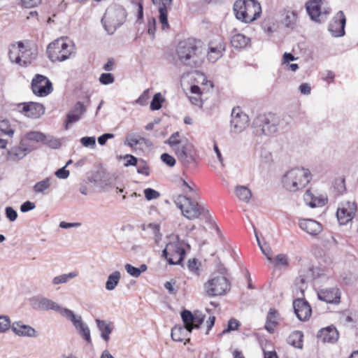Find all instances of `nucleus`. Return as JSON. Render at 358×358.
Returning <instances> with one entry per match:
<instances>
[{
  "label": "nucleus",
  "mask_w": 358,
  "mask_h": 358,
  "mask_svg": "<svg viewBox=\"0 0 358 358\" xmlns=\"http://www.w3.org/2000/svg\"><path fill=\"white\" fill-rule=\"evenodd\" d=\"M120 278L121 275L118 271H115L110 274L106 282V289L108 291L115 289L120 282Z\"/></svg>",
  "instance_id": "39"
},
{
  "label": "nucleus",
  "mask_w": 358,
  "mask_h": 358,
  "mask_svg": "<svg viewBox=\"0 0 358 358\" xmlns=\"http://www.w3.org/2000/svg\"><path fill=\"white\" fill-rule=\"evenodd\" d=\"M31 87L34 95L45 97L53 90L52 84L48 77L36 74L31 83Z\"/></svg>",
  "instance_id": "12"
},
{
  "label": "nucleus",
  "mask_w": 358,
  "mask_h": 358,
  "mask_svg": "<svg viewBox=\"0 0 358 358\" xmlns=\"http://www.w3.org/2000/svg\"><path fill=\"white\" fill-rule=\"evenodd\" d=\"M306 203L311 208L321 207L326 204L327 199L315 196L310 190H306L303 195Z\"/></svg>",
  "instance_id": "31"
},
{
  "label": "nucleus",
  "mask_w": 358,
  "mask_h": 358,
  "mask_svg": "<svg viewBox=\"0 0 358 358\" xmlns=\"http://www.w3.org/2000/svg\"><path fill=\"white\" fill-rule=\"evenodd\" d=\"M262 29L268 34H271L277 31L278 25L273 17L268 16L264 19L261 24Z\"/></svg>",
  "instance_id": "36"
},
{
  "label": "nucleus",
  "mask_w": 358,
  "mask_h": 358,
  "mask_svg": "<svg viewBox=\"0 0 358 358\" xmlns=\"http://www.w3.org/2000/svg\"><path fill=\"white\" fill-rule=\"evenodd\" d=\"M145 197L147 200L150 201L157 199L160 194L157 190L152 188H147L144 189Z\"/></svg>",
  "instance_id": "53"
},
{
  "label": "nucleus",
  "mask_w": 358,
  "mask_h": 358,
  "mask_svg": "<svg viewBox=\"0 0 358 358\" xmlns=\"http://www.w3.org/2000/svg\"><path fill=\"white\" fill-rule=\"evenodd\" d=\"M234 11L238 20L250 23L259 17L262 7L256 0H237L234 4Z\"/></svg>",
  "instance_id": "3"
},
{
  "label": "nucleus",
  "mask_w": 358,
  "mask_h": 358,
  "mask_svg": "<svg viewBox=\"0 0 358 358\" xmlns=\"http://www.w3.org/2000/svg\"><path fill=\"white\" fill-rule=\"evenodd\" d=\"M43 143L53 149H57L59 148L61 145L59 141L52 137L50 138H46V140L45 141V142H43Z\"/></svg>",
  "instance_id": "61"
},
{
  "label": "nucleus",
  "mask_w": 358,
  "mask_h": 358,
  "mask_svg": "<svg viewBox=\"0 0 358 358\" xmlns=\"http://www.w3.org/2000/svg\"><path fill=\"white\" fill-rule=\"evenodd\" d=\"M25 137L27 138V140H29L30 141H35V142H41L43 143L46 140V136L41 132L39 131H30L28 132Z\"/></svg>",
  "instance_id": "44"
},
{
  "label": "nucleus",
  "mask_w": 358,
  "mask_h": 358,
  "mask_svg": "<svg viewBox=\"0 0 358 358\" xmlns=\"http://www.w3.org/2000/svg\"><path fill=\"white\" fill-rule=\"evenodd\" d=\"M176 204L181 210L183 216L188 220H195L201 215L205 217L208 215V210L203 206L186 196H178L176 200Z\"/></svg>",
  "instance_id": "5"
},
{
  "label": "nucleus",
  "mask_w": 358,
  "mask_h": 358,
  "mask_svg": "<svg viewBox=\"0 0 358 358\" xmlns=\"http://www.w3.org/2000/svg\"><path fill=\"white\" fill-rule=\"evenodd\" d=\"M279 318L278 312L275 308H271L266 316L265 329L271 334L273 333L275 327L278 324Z\"/></svg>",
  "instance_id": "30"
},
{
  "label": "nucleus",
  "mask_w": 358,
  "mask_h": 358,
  "mask_svg": "<svg viewBox=\"0 0 358 358\" xmlns=\"http://www.w3.org/2000/svg\"><path fill=\"white\" fill-rule=\"evenodd\" d=\"M192 332L183 326H175L171 329V338L174 341L182 342Z\"/></svg>",
  "instance_id": "35"
},
{
  "label": "nucleus",
  "mask_w": 358,
  "mask_h": 358,
  "mask_svg": "<svg viewBox=\"0 0 358 358\" xmlns=\"http://www.w3.org/2000/svg\"><path fill=\"white\" fill-rule=\"evenodd\" d=\"M231 44L236 49H242L250 45V38L242 34H237L231 38Z\"/></svg>",
  "instance_id": "34"
},
{
  "label": "nucleus",
  "mask_w": 358,
  "mask_h": 358,
  "mask_svg": "<svg viewBox=\"0 0 358 358\" xmlns=\"http://www.w3.org/2000/svg\"><path fill=\"white\" fill-rule=\"evenodd\" d=\"M136 166L137 167V173L138 174H141L145 176H148L150 175L149 166L145 160L140 159L138 162V165Z\"/></svg>",
  "instance_id": "47"
},
{
  "label": "nucleus",
  "mask_w": 358,
  "mask_h": 358,
  "mask_svg": "<svg viewBox=\"0 0 358 358\" xmlns=\"http://www.w3.org/2000/svg\"><path fill=\"white\" fill-rule=\"evenodd\" d=\"M88 180L97 187H103L108 184L109 174L105 169H101L92 173L88 177Z\"/></svg>",
  "instance_id": "29"
},
{
  "label": "nucleus",
  "mask_w": 358,
  "mask_h": 358,
  "mask_svg": "<svg viewBox=\"0 0 358 358\" xmlns=\"http://www.w3.org/2000/svg\"><path fill=\"white\" fill-rule=\"evenodd\" d=\"M78 276V273L76 271L69 273L62 274L53 278L52 284L55 285L66 283L69 280Z\"/></svg>",
  "instance_id": "43"
},
{
  "label": "nucleus",
  "mask_w": 358,
  "mask_h": 358,
  "mask_svg": "<svg viewBox=\"0 0 358 358\" xmlns=\"http://www.w3.org/2000/svg\"><path fill=\"white\" fill-rule=\"evenodd\" d=\"M20 112L31 118H38L43 115L45 108L43 104L37 102H25L19 104Z\"/></svg>",
  "instance_id": "20"
},
{
  "label": "nucleus",
  "mask_w": 358,
  "mask_h": 358,
  "mask_svg": "<svg viewBox=\"0 0 358 358\" xmlns=\"http://www.w3.org/2000/svg\"><path fill=\"white\" fill-rule=\"evenodd\" d=\"M317 336L323 343H333L337 341L339 335L335 327L329 326L320 329L318 331Z\"/></svg>",
  "instance_id": "27"
},
{
  "label": "nucleus",
  "mask_w": 358,
  "mask_h": 358,
  "mask_svg": "<svg viewBox=\"0 0 358 358\" xmlns=\"http://www.w3.org/2000/svg\"><path fill=\"white\" fill-rule=\"evenodd\" d=\"M298 225L301 230L313 237L318 236L323 230L322 224L313 219L301 218Z\"/></svg>",
  "instance_id": "22"
},
{
  "label": "nucleus",
  "mask_w": 358,
  "mask_h": 358,
  "mask_svg": "<svg viewBox=\"0 0 358 358\" xmlns=\"http://www.w3.org/2000/svg\"><path fill=\"white\" fill-rule=\"evenodd\" d=\"M65 318L71 321L80 336L87 341V343H92L90 336V329L88 325L83 321L80 315H76L73 311H66Z\"/></svg>",
  "instance_id": "14"
},
{
  "label": "nucleus",
  "mask_w": 358,
  "mask_h": 358,
  "mask_svg": "<svg viewBox=\"0 0 358 358\" xmlns=\"http://www.w3.org/2000/svg\"><path fill=\"white\" fill-rule=\"evenodd\" d=\"M176 55L183 65L198 67L201 64L204 56L201 41L188 38L180 41L176 46Z\"/></svg>",
  "instance_id": "1"
},
{
  "label": "nucleus",
  "mask_w": 358,
  "mask_h": 358,
  "mask_svg": "<svg viewBox=\"0 0 358 358\" xmlns=\"http://www.w3.org/2000/svg\"><path fill=\"white\" fill-rule=\"evenodd\" d=\"M66 168V166H63L57 170L55 173V176L59 179H66L69 176V171Z\"/></svg>",
  "instance_id": "63"
},
{
  "label": "nucleus",
  "mask_w": 358,
  "mask_h": 358,
  "mask_svg": "<svg viewBox=\"0 0 358 358\" xmlns=\"http://www.w3.org/2000/svg\"><path fill=\"white\" fill-rule=\"evenodd\" d=\"M10 320L7 315H0V333H4L11 328Z\"/></svg>",
  "instance_id": "48"
},
{
  "label": "nucleus",
  "mask_w": 358,
  "mask_h": 358,
  "mask_svg": "<svg viewBox=\"0 0 358 358\" xmlns=\"http://www.w3.org/2000/svg\"><path fill=\"white\" fill-rule=\"evenodd\" d=\"M32 307L38 310H55L59 313L63 317H66V311H70V309L61 307L57 303L54 301L44 297L37 296L33 298L31 300Z\"/></svg>",
  "instance_id": "13"
},
{
  "label": "nucleus",
  "mask_w": 358,
  "mask_h": 358,
  "mask_svg": "<svg viewBox=\"0 0 358 358\" xmlns=\"http://www.w3.org/2000/svg\"><path fill=\"white\" fill-rule=\"evenodd\" d=\"M181 318L184 323L183 327L192 331L199 329L204 321L205 316L202 314H193L190 310H183L181 312Z\"/></svg>",
  "instance_id": "18"
},
{
  "label": "nucleus",
  "mask_w": 358,
  "mask_h": 358,
  "mask_svg": "<svg viewBox=\"0 0 358 358\" xmlns=\"http://www.w3.org/2000/svg\"><path fill=\"white\" fill-rule=\"evenodd\" d=\"M138 144H140V141H138V138H136L134 134H131L127 136L125 141V145H127L131 148H134Z\"/></svg>",
  "instance_id": "62"
},
{
  "label": "nucleus",
  "mask_w": 358,
  "mask_h": 358,
  "mask_svg": "<svg viewBox=\"0 0 358 358\" xmlns=\"http://www.w3.org/2000/svg\"><path fill=\"white\" fill-rule=\"evenodd\" d=\"M260 250L266 256V259L271 262L273 263V258L272 257L271 249L267 244H264L263 245H260Z\"/></svg>",
  "instance_id": "59"
},
{
  "label": "nucleus",
  "mask_w": 358,
  "mask_h": 358,
  "mask_svg": "<svg viewBox=\"0 0 358 358\" xmlns=\"http://www.w3.org/2000/svg\"><path fill=\"white\" fill-rule=\"evenodd\" d=\"M18 45L21 50L20 53V62L18 65L22 67H27L31 64L32 61L35 59L36 53L30 48L24 45L22 41L18 42Z\"/></svg>",
  "instance_id": "26"
},
{
  "label": "nucleus",
  "mask_w": 358,
  "mask_h": 358,
  "mask_svg": "<svg viewBox=\"0 0 358 358\" xmlns=\"http://www.w3.org/2000/svg\"><path fill=\"white\" fill-rule=\"evenodd\" d=\"M230 122L231 131L236 134L241 133L248 126L249 117L245 113L241 112L239 108H234Z\"/></svg>",
  "instance_id": "17"
},
{
  "label": "nucleus",
  "mask_w": 358,
  "mask_h": 358,
  "mask_svg": "<svg viewBox=\"0 0 358 358\" xmlns=\"http://www.w3.org/2000/svg\"><path fill=\"white\" fill-rule=\"evenodd\" d=\"M275 262L276 265L286 266L288 265V258L285 254H279L273 259V262Z\"/></svg>",
  "instance_id": "56"
},
{
  "label": "nucleus",
  "mask_w": 358,
  "mask_h": 358,
  "mask_svg": "<svg viewBox=\"0 0 358 358\" xmlns=\"http://www.w3.org/2000/svg\"><path fill=\"white\" fill-rule=\"evenodd\" d=\"M160 159L162 162L169 167H173L176 164V159L166 152L162 154Z\"/></svg>",
  "instance_id": "50"
},
{
  "label": "nucleus",
  "mask_w": 358,
  "mask_h": 358,
  "mask_svg": "<svg viewBox=\"0 0 358 358\" xmlns=\"http://www.w3.org/2000/svg\"><path fill=\"white\" fill-rule=\"evenodd\" d=\"M29 140H27V138L24 136L20 141V145H23L24 148H26V154L31 152L32 150L35 149V147L29 143Z\"/></svg>",
  "instance_id": "64"
},
{
  "label": "nucleus",
  "mask_w": 358,
  "mask_h": 358,
  "mask_svg": "<svg viewBox=\"0 0 358 358\" xmlns=\"http://www.w3.org/2000/svg\"><path fill=\"white\" fill-rule=\"evenodd\" d=\"M86 110V107L84 106L83 103L81 101L76 102L66 115V119L64 122V129L66 130L69 129L70 124L79 121Z\"/></svg>",
  "instance_id": "24"
},
{
  "label": "nucleus",
  "mask_w": 358,
  "mask_h": 358,
  "mask_svg": "<svg viewBox=\"0 0 358 358\" xmlns=\"http://www.w3.org/2000/svg\"><path fill=\"white\" fill-rule=\"evenodd\" d=\"M149 89L144 90L141 95L136 100V103L145 106L149 99Z\"/></svg>",
  "instance_id": "58"
},
{
  "label": "nucleus",
  "mask_w": 358,
  "mask_h": 358,
  "mask_svg": "<svg viewBox=\"0 0 358 358\" xmlns=\"http://www.w3.org/2000/svg\"><path fill=\"white\" fill-rule=\"evenodd\" d=\"M50 179L49 178H46L44 180L36 182L34 187L33 190L36 194H46V190H48L50 187Z\"/></svg>",
  "instance_id": "42"
},
{
  "label": "nucleus",
  "mask_w": 358,
  "mask_h": 358,
  "mask_svg": "<svg viewBox=\"0 0 358 358\" xmlns=\"http://www.w3.org/2000/svg\"><path fill=\"white\" fill-rule=\"evenodd\" d=\"M127 17L126 10L122 6L110 7L101 19L105 30L113 34L124 22Z\"/></svg>",
  "instance_id": "6"
},
{
  "label": "nucleus",
  "mask_w": 358,
  "mask_h": 358,
  "mask_svg": "<svg viewBox=\"0 0 358 358\" xmlns=\"http://www.w3.org/2000/svg\"><path fill=\"white\" fill-rule=\"evenodd\" d=\"M239 326V322L234 318H231L228 321L227 327L222 331L221 335L236 330Z\"/></svg>",
  "instance_id": "49"
},
{
  "label": "nucleus",
  "mask_w": 358,
  "mask_h": 358,
  "mask_svg": "<svg viewBox=\"0 0 358 358\" xmlns=\"http://www.w3.org/2000/svg\"><path fill=\"white\" fill-rule=\"evenodd\" d=\"M280 122L279 116L275 114L259 115L252 122L253 132L257 136L271 135L278 131Z\"/></svg>",
  "instance_id": "4"
},
{
  "label": "nucleus",
  "mask_w": 358,
  "mask_h": 358,
  "mask_svg": "<svg viewBox=\"0 0 358 358\" xmlns=\"http://www.w3.org/2000/svg\"><path fill=\"white\" fill-rule=\"evenodd\" d=\"M124 268L131 276L134 278H138L140 276V271L137 267H135L130 264H127L124 266Z\"/></svg>",
  "instance_id": "57"
},
{
  "label": "nucleus",
  "mask_w": 358,
  "mask_h": 358,
  "mask_svg": "<svg viewBox=\"0 0 358 358\" xmlns=\"http://www.w3.org/2000/svg\"><path fill=\"white\" fill-rule=\"evenodd\" d=\"M303 338V334L301 331H294L289 336L287 342L289 345L296 348L302 349Z\"/></svg>",
  "instance_id": "37"
},
{
  "label": "nucleus",
  "mask_w": 358,
  "mask_h": 358,
  "mask_svg": "<svg viewBox=\"0 0 358 358\" xmlns=\"http://www.w3.org/2000/svg\"><path fill=\"white\" fill-rule=\"evenodd\" d=\"M162 257L171 265L180 264L185 257L183 243L177 240L167 243L162 251Z\"/></svg>",
  "instance_id": "9"
},
{
  "label": "nucleus",
  "mask_w": 358,
  "mask_h": 358,
  "mask_svg": "<svg viewBox=\"0 0 358 358\" xmlns=\"http://www.w3.org/2000/svg\"><path fill=\"white\" fill-rule=\"evenodd\" d=\"M346 18L342 10L338 11L330 21L328 30L334 37H341L345 34Z\"/></svg>",
  "instance_id": "16"
},
{
  "label": "nucleus",
  "mask_w": 358,
  "mask_h": 358,
  "mask_svg": "<svg viewBox=\"0 0 358 358\" xmlns=\"http://www.w3.org/2000/svg\"><path fill=\"white\" fill-rule=\"evenodd\" d=\"M312 174L309 169L294 168L287 171L282 178L283 187L291 192L304 188L311 180Z\"/></svg>",
  "instance_id": "2"
},
{
  "label": "nucleus",
  "mask_w": 358,
  "mask_h": 358,
  "mask_svg": "<svg viewBox=\"0 0 358 358\" xmlns=\"http://www.w3.org/2000/svg\"><path fill=\"white\" fill-rule=\"evenodd\" d=\"M355 202L343 201L339 205L336 215L340 224L345 225L352 221L357 212Z\"/></svg>",
  "instance_id": "15"
},
{
  "label": "nucleus",
  "mask_w": 358,
  "mask_h": 358,
  "mask_svg": "<svg viewBox=\"0 0 358 358\" xmlns=\"http://www.w3.org/2000/svg\"><path fill=\"white\" fill-rule=\"evenodd\" d=\"M235 192L238 198L245 202H248L252 196L250 189L245 186H237Z\"/></svg>",
  "instance_id": "40"
},
{
  "label": "nucleus",
  "mask_w": 358,
  "mask_h": 358,
  "mask_svg": "<svg viewBox=\"0 0 358 358\" xmlns=\"http://www.w3.org/2000/svg\"><path fill=\"white\" fill-rule=\"evenodd\" d=\"M306 9L310 19L317 23L324 22L331 12L327 0H308L306 3Z\"/></svg>",
  "instance_id": "7"
},
{
  "label": "nucleus",
  "mask_w": 358,
  "mask_h": 358,
  "mask_svg": "<svg viewBox=\"0 0 358 358\" xmlns=\"http://www.w3.org/2000/svg\"><path fill=\"white\" fill-rule=\"evenodd\" d=\"M185 140H187V138H180V132L176 131L170 136V137L165 141V143L168 144L174 151L176 148H178L184 143Z\"/></svg>",
  "instance_id": "38"
},
{
  "label": "nucleus",
  "mask_w": 358,
  "mask_h": 358,
  "mask_svg": "<svg viewBox=\"0 0 358 358\" xmlns=\"http://www.w3.org/2000/svg\"><path fill=\"white\" fill-rule=\"evenodd\" d=\"M26 154V148H24L23 145L13 147L8 151L7 159L13 162H17L23 159Z\"/></svg>",
  "instance_id": "33"
},
{
  "label": "nucleus",
  "mask_w": 358,
  "mask_h": 358,
  "mask_svg": "<svg viewBox=\"0 0 358 358\" xmlns=\"http://www.w3.org/2000/svg\"><path fill=\"white\" fill-rule=\"evenodd\" d=\"M81 144L86 148H94L96 145V138L94 136H85L80 138Z\"/></svg>",
  "instance_id": "52"
},
{
  "label": "nucleus",
  "mask_w": 358,
  "mask_h": 358,
  "mask_svg": "<svg viewBox=\"0 0 358 358\" xmlns=\"http://www.w3.org/2000/svg\"><path fill=\"white\" fill-rule=\"evenodd\" d=\"M46 53L50 60L55 62L66 60L70 57L72 51L64 38H59L48 45Z\"/></svg>",
  "instance_id": "8"
},
{
  "label": "nucleus",
  "mask_w": 358,
  "mask_h": 358,
  "mask_svg": "<svg viewBox=\"0 0 358 358\" xmlns=\"http://www.w3.org/2000/svg\"><path fill=\"white\" fill-rule=\"evenodd\" d=\"M341 296V292L337 287L322 289L317 293V297L320 301L333 304H338L340 303Z\"/></svg>",
  "instance_id": "25"
},
{
  "label": "nucleus",
  "mask_w": 358,
  "mask_h": 358,
  "mask_svg": "<svg viewBox=\"0 0 358 358\" xmlns=\"http://www.w3.org/2000/svg\"><path fill=\"white\" fill-rule=\"evenodd\" d=\"M152 1L158 7L159 20L162 24V29L163 30L169 29L170 26L168 22V9L171 6L172 0H152Z\"/></svg>",
  "instance_id": "21"
},
{
  "label": "nucleus",
  "mask_w": 358,
  "mask_h": 358,
  "mask_svg": "<svg viewBox=\"0 0 358 358\" xmlns=\"http://www.w3.org/2000/svg\"><path fill=\"white\" fill-rule=\"evenodd\" d=\"M35 208L36 205L34 202L27 201L21 204L20 209L22 213H27L34 210Z\"/></svg>",
  "instance_id": "60"
},
{
  "label": "nucleus",
  "mask_w": 358,
  "mask_h": 358,
  "mask_svg": "<svg viewBox=\"0 0 358 358\" xmlns=\"http://www.w3.org/2000/svg\"><path fill=\"white\" fill-rule=\"evenodd\" d=\"M230 288L227 278L221 275H213L205 284L204 289L210 296L224 294Z\"/></svg>",
  "instance_id": "11"
},
{
  "label": "nucleus",
  "mask_w": 358,
  "mask_h": 358,
  "mask_svg": "<svg viewBox=\"0 0 358 358\" xmlns=\"http://www.w3.org/2000/svg\"><path fill=\"white\" fill-rule=\"evenodd\" d=\"M12 331L19 336L36 337V330L29 325L24 324L21 321H17L11 325Z\"/></svg>",
  "instance_id": "28"
},
{
  "label": "nucleus",
  "mask_w": 358,
  "mask_h": 358,
  "mask_svg": "<svg viewBox=\"0 0 358 358\" xmlns=\"http://www.w3.org/2000/svg\"><path fill=\"white\" fill-rule=\"evenodd\" d=\"M147 33L150 35L152 39L155 37L156 31V19L154 17H148L146 24Z\"/></svg>",
  "instance_id": "46"
},
{
  "label": "nucleus",
  "mask_w": 358,
  "mask_h": 358,
  "mask_svg": "<svg viewBox=\"0 0 358 358\" xmlns=\"http://www.w3.org/2000/svg\"><path fill=\"white\" fill-rule=\"evenodd\" d=\"M294 313L300 321H306L311 315L312 309L307 301L303 299H296L293 301Z\"/></svg>",
  "instance_id": "23"
},
{
  "label": "nucleus",
  "mask_w": 358,
  "mask_h": 358,
  "mask_svg": "<svg viewBox=\"0 0 358 358\" xmlns=\"http://www.w3.org/2000/svg\"><path fill=\"white\" fill-rule=\"evenodd\" d=\"M174 152L181 163L187 168H196L197 162L196 152L194 145L187 140L178 148H176Z\"/></svg>",
  "instance_id": "10"
},
{
  "label": "nucleus",
  "mask_w": 358,
  "mask_h": 358,
  "mask_svg": "<svg viewBox=\"0 0 358 358\" xmlns=\"http://www.w3.org/2000/svg\"><path fill=\"white\" fill-rule=\"evenodd\" d=\"M95 322L96 323L98 329L101 332V337L105 341H108L110 339V334H111L113 329V323L100 319H96Z\"/></svg>",
  "instance_id": "32"
},
{
  "label": "nucleus",
  "mask_w": 358,
  "mask_h": 358,
  "mask_svg": "<svg viewBox=\"0 0 358 358\" xmlns=\"http://www.w3.org/2000/svg\"><path fill=\"white\" fill-rule=\"evenodd\" d=\"M124 159H127V162L124 163L125 167H128L129 166H136L138 165V162L140 160L136 157L129 154L124 155Z\"/></svg>",
  "instance_id": "55"
},
{
  "label": "nucleus",
  "mask_w": 358,
  "mask_h": 358,
  "mask_svg": "<svg viewBox=\"0 0 358 358\" xmlns=\"http://www.w3.org/2000/svg\"><path fill=\"white\" fill-rule=\"evenodd\" d=\"M5 214L7 219L10 222H14L17 218V211L11 206H7L5 208Z\"/></svg>",
  "instance_id": "54"
},
{
  "label": "nucleus",
  "mask_w": 358,
  "mask_h": 358,
  "mask_svg": "<svg viewBox=\"0 0 358 358\" xmlns=\"http://www.w3.org/2000/svg\"><path fill=\"white\" fill-rule=\"evenodd\" d=\"M99 82L103 85H109L114 82L115 78L110 73H101L99 78Z\"/></svg>",
  "instance_id": "51"
},
{
  "label": "nucleus",
  "mask_w": 358,
  "mask_h": 358,
  "mask_svg": "<svg viewBox=\"0 0 358 358\" xmlns=\"http://www.w3.org/2000/svg\"><path fill=\"white\" fill-rule=\"evenodd\" d=\"M208 45V59L215 63L222 57L225 51V44L221 37H217L215 40L211 41Z\"/></svg>",
  "instance_id": "19"
},
{
  "label": "nucleus",
  "mask_w": 358,
  "mask_h": 358,
  "mask_svg": "<svg viewBox=\"0 0 358 358\" xmlns=\"http://www.w3.org/2000/svg\"><path fill=\"white\" fill-rule=\"evenodd\" d=\"M20 48L18 45V42L17 44H12L9 48L8 51V57L11 63H15L16 64H20Z\"/></svg>",
  "instance_id": "41"
},
{
  "label": "nucleus",
  "mask_w": 358,
  "mask_h": 358,
  "mask_svg": "<svg viewBox=\"0 0 358 358\" xmlns=\"http://www.w3.org/2000/svg\"><path fill=\"white\" fill-rule=\"evenodd\" d=\"M164 98L162 97L161 93H157L153 96L152 100L150 103V109L152 110H158L162 106V103L164 102Z\"/></svg>",
  "instance_id": "45"
}]
</instances>
